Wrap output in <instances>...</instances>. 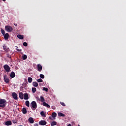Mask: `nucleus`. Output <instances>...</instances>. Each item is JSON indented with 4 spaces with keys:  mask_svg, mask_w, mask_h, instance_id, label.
<instances>
[{
    "mask_svg": "<svg viewBox=\"0 0 126 126\" xmlns=\"http://www.w3.org/2000/svg\"><path fill=\"white\" fill-rule=\"evenodd\" d=\"M6 104V100L5 99H0V107L1 108H4Z\"/></svg>",
    "mask_w": 126,
    "mask_h": 126,
    "instance_id": "f257e3e1",
    "label": "nucleus"
},
{
    "mask_svg": "<svg viewBox=\"0 0 126 126\" xmlns=\"http://www.w3.org/2000/svg\"><path fill=\"white\" fill-rule=\"evenodd\" d=\"M5 30L7 31V32H12L13 30V28L9 25H7L5 27Z\"/></svg>",
    "mask_w": 126,
    "mask_h": 126,
    "instance_id": "f03ea898",
    "label": "nucleus"
},
{
    "mask_svg": "<svg viewBox=\"0 0 126 126\" xmlns=\"http://www.w3.org/2000/svg\"><path fill=\"white\" fill-rule=\"evenodd\" d=\"M3 68L6 72H9L11 71V68L8 64H4Z\"/></svg>",
    "mask_w": 126,
    "mask_h": 126,
    "instance_id": "7ed1b4c3",
    "label": "nucleus"
},
{
    "mask_svg": "<svg viewBox=\"0 0 126 126\" xmlns=\"http://www.w3.org/2000/svg\"><path fill=\"white\" fill-rule=\"evenodd\" d=\"M31 107L32 108H33L34 109H36L37 107V103L35 101H32L31 103Z\"/></svg>",
    "mask_w": 126,
    "mask_h": 126,
    "instance_id": "20e7f679",
    "label": "nucleus"
},
{
    "mask_svg": "<svg viewBox=\"0 0 126 126\" xmlns=\"http://www.w3.org/2000/svg\"><path fill=\"white\" fill-rule=\"evenodd\" d=\"M3 78L4 82H6V83H9L10 79L9 78H8V77H7V75L6 74H4V75L3 76Z\"/></svg>",
    "mask_w": 126,
    "mask_h": 126,
    "instance_id": "39448f33",
    "label": "nucleus"
},
{
    "mask_svg": "<svg viewBox=\"0 0 126 126\" xmlns=\"http://www.w3.org/2000/svg\"><path fill=\"white\" fill-rule=\"evenodd\" d=\"M12 96L13 98L15 99V100H17L18 99L17 94L16 93V92H13L12 94Z\"/></svg>",
    "mask_w": 126,
    "mask_h": 126,
    "instance_id": "423d86ee",
    "label": "nucleus"
},
{
    "mask_svg": "<svg viewBox=\"0 0 126 126\" xmlns=\"http://www.w3.org/2000/svg\"><path fill=\"white\" fill-rule=\"evenodd\" d=\"M3 50H4V51L7 52V53H8L9 52V48H7V47L6 45H5V44H4L3 45Z\"/></svg>",
    "mask_w": 126,
    "mask_h": 126,
    "instance_id": "0eeeda50",
    "label": "nucleus"
},
{
    "mask_svg": "<svg viewBox=\"0 0 126 126\" xmlns=\"http://www.w3.org/2000/svg\"><path fill=\"white\" fill-rule=\"evenodd\" d=\"M43 67L41 65V64H40V63H38V64H37V70L38 71H41Z\"/></svg>",
    "mask_w": 126,
    "mask_h": 126,
    "instance_id": "6e6552de",
    "label": "nucleus"
},
{
    "mask_svg": "<svg viewBox=\"0 0 126 126\" xmlns=\"http://www.w3.org/2000/svg\"><path fill=\"white\" fill-rule=\"evenodd\" d=\"M47 122L44 120H41L39 122V125H41V126H45Z\"/></svg>",
    "mask_w": 126,
    "mask_h": 126,
    "instance_id": "1a4fd4ad",
    "label": "nucleus"
},
{
    "mask_svg": "<svg viewBox=\"0 0 126 126\" xmlns=\"http://www.w3.org/2000/svg\"><path fill=\"white\" fill-rule=\"evenodd\" d=\"M29 94L28 93H25L24 94V99H25V100H28L29 99Z\"/></svg>",
    "mask_w": 126,
    "mask_h": 126,
    "instance_id": "9d476101",
    "label": "nucleus"
},
{
    "mask_svg": "<svg viewBox=\"0 0 126 126\" xmlns=\"http://www.w3.org/2000/svg\"><path fill=\"white\" fill-rule=\"evenodd\" d=\"M29 121L30 122V123H31V124H33L34 123L33 118H32V117H30V118H29Z\"/></svg>",
    "mask_w": 126,
    "mask_h": 126,
    "instance_id": "9b49d317",
    "label": "nucleus"
},
{
    "mask_svg": "<svg viewBox=\"0 0 126 126\" xmlns=\"http://www.w3.org/2000/svg\"><path fill=\"white\" fill-rule=\"evenodd\" d=\"M15 75H16V74H15L14 71H11L10 75V77H11L12 78H14V77H15Z\"/></svg>",
    "mask_w": 126,
    "mask_h": 126,
    "instance_id": "f8f14e48",
    "label": "nucleus"
},
{
    "mask_svg": "<svg viewBox=\"0 0 126 126\" xmlns=\"http://www.w3.org/2000/svg\"><path fill=\"white\" fill-rule=\"evenodd\" d=\"M12 123L11 121H7L5 122V125L6 126H11L12 125Z\"/></svg>",
    "mask_w": 126,
    "mask_h": 126,
    "instance_id": "ddd939ff",
    "label": "nucleus"
},
{
    "mask_svg": "<svg viewBox=\"0 0 126 126\" xmlns=\"http://www.w3.org/2000/svg\"><path fill=\"white\" fill-rule=\"evenodd\" d=\"M9 37V35L8 33H6L5 32V35H4V39L5 40H8Z\"/></svg>",
    "mask_w": 126,
    "mask_h": 126,
    "instance_id": "4468645a",
    "label": "nucleus"
},
{
    "mask_svg": "<svg viewBox=\"0 0 126 126\" xmlns=\"http://www.w3.org/2000/svg\"><path fill=\"white\" fill-rule=\"evenodd\" d=\"M42 104L43 106H45V107H47V108H50V105L48 104V103H46V102L44 101Z\"/></svg>",
    "mask_w": 126,
    "mask_h": 126,
    "instance_id": "2eb2a0df",
    "label": "nucleus"
},
{
    "mask_svg": "<svg viewBox=\"0 0 126 126\" xmlns=\"http://www.w3.org/2000/svg\"><path fill=\"white\" fill-rule=\"evenodd\" d=\"M32 85L33 86H34L35 88H36V87H37V86H38V82L34 81L32 82Z\"/></svg>",
    "mask_w": 126,
    "mask_h": 126,
    "instance_id": "dca6fc26",
    "label": "nucleus"
},
{
    "mask_svg": "<svg viewBox=\"0 0 126 126\" xmlns=\"http://www.w3.org/2000/svg\"><path fill=\"white\" fill-rule=\"evenodd\" d=\"M23 95H24V94H23V92H20L19 93V96L21 99H23V98H24Z\"/></svg>",
    "mask_w": 126,
    "mask_h": 126,
    "instance_id": "f3484780",
    "label": "nucleus"
},
{
    "mask_svg": "<svg viewBox=\"0 0 126 126\" xmlns=\"http://www.w3.org/2000/svg\"><path fill=\"white\" fill-rule=\"evenodd\" d=\"M58 116L60 117H65V115L63 114V113H62L61 112H59L58 113Z\"/></svg>",
    "mask_w": 126,
    "mask_h": 126,
    "instance_id": "a211bd4d",
    "label": "nucleus"
},
{
    "mask_svg": "<svg viewBox=\"0 0 126 126\" xmlns=\"http://www.w3.org/2000/svg\"><path fill=\"white\" fill-rule=\"evenodd\" d=\"M40 100L41 102H43V103H44V102H45V101L44 97H43V96H42V95L40 96Z\"/></svg>",
    "mask_w": 126,
    "mask_h": 126,
    "instance_id": "6ab92c4d",
    "label": "nucleus"
},
{
    "mask_svg": "<svg viewBox=\"0 0 126 126\" xmlns=\"http://www.w3.org/2000/svg\"><path fill=\"white\" fill-rule=\"evenodd\" d=\"M17 37L19 38V39H21V40H23V39H24V35L18 34Z\"/></svg>",
    "mask_w": 126,
    "mask_h": 126,
    "instance_id": "aec40b11",
    "label": "nucleus"
},
{
    "mask_svg": "<svg viewBox=\"0 0 126 126\" xmlns=\"http://www.w3.org/2000/svg\"><path fill=\"white\" fill-rule=\"evenodd\" d=\"M22 112H23V114H27V110L26 108H25V107L23 108Z\"/></svg>",
    "mask_w": 126,
    "mask_h": 126,
    "instance_id": "412c9836",
    "label": "nucleus"
},
{
    "mask_svg": "<svg viewBox=\"0 0 126 126\" xmlns=\"http://www.w3.org/2000/svg\"><path fill=\"white\" fill-rule=\"evenodd\" d=\"M26 105L28 107H30V101H29L28 99H27V100L26 101Z\"/></svg>",
    "mask_w": 126,
    "mask_h": 126,
    "instance_id": "4be33fe9",
    "label": "nucleus"
},
{
    "mask_svg": "<svg viewBox=\"0 0 126 126\" xmlns=\"http://www.w3.org/2000/svg\"><path fill=\"white\" fill-rule=\"evenodd\" d=\"M52 117L53 118H55L56 117H57V113H56L55 112H54L53 113H52Z\"/></svg>",
    "mask_w": 126,
    "mask_h": 126,
    "instance_id": "5701e85b",
    "label": "nucleus"
},
{
    "mask_svg": "<svg viewBox=\"0 0 126 126\" xmlns=\"http://www.w3.org/2000/svg\"><path fill=\"white\" fill-rule=\"evenodd\" d=\"M32 93H35L36 91V88L35 87H32Z\"/></svg>",
    "mask_w": 126,
    "mask_h": 126,
    "instance_id": "b1692460",
    "label": "nucleus"
},
{
    "mask_svg": "<svg viewBox=\"0 0 126 126\" xmlns=\"http://www.w3.org/2000/svg\"><path fill=\"white\" fill-rule=\"evenodd\" d=\"M57 125V122L56 121H53L51 123V126H56Z\"/></svg>",
    "mask_w": 126,
    "mask_h": 126,
    "instance_id": "393cba45",
    "label": "nucleus"
},
{
    "mask_svg": "<svg viewBox=\"0 0 126 126\" xmlns=\"http://www.w3.org/2000/svg\"><path fill=\"white\" fill-rule=\"evenodd\" d=\"M1 33L2 34V35L4 36V38H5V31L3 29H1Z\"/></svg>",
    "mask_w": 126,
    "mask_h": 126,
    "instance_id": "a878e982",
    "label": "nucleus"
},
{
    "mask_svg": "<svg viewBox=\"0 0 126 126\" xmlns=\"http://www.w3.org/2000/svg\"><path fill=\"white\" fill-rule=\"evenodd\" d=\"M28 81H29V82L30 83H31V82H32V77H28Z\"/></svg>",
    "mask_w": 126,
    "mask_h": 126,
    "instance_id": "bb28decb",
    "label": "nucleus"
},
{
    "mask_svg": "<svg viewBox=\"0 0 126 126\" xmlns=\"http://www.w3.org/2000/svg\"><path fill=\"white\" fill-rule=\"evenodd\" d=\"M40 114L42 116V117H46V115L44 112V111H42L41 112H40Z\"/></svg>",
    "mask_w": 126,
    "mask_h": 126,
    "instance_id": "cd10ccee",
    "label": "nucleus"
},
{
    "mask_svg": "<svg viewBox=\"0 0 126 126\" xmlns=\"http://www.w3.org/2000/svg\"><path fill=\"white\" fill-rule=\"evenodd\" d=\"M36 81H37V82H43V80L41 79V78H39V79H36Z\"/></svg>",
    "mask_w": 126,
    "mask_h": 126,
    "instance_id": "c85d7f7f",
    "label": "nucleus"
},
{
    "mask_svg": "<svg viewBox=\"0 0 126 126\" xmlns=\"http://www.w3.org/2000/svg\"><path fill=\"white\" fill-rule=\"evenodd\" d=\"M22 57H23V60H27V55H24V56H23Z\"/></svg>",
    "mask_w": 126,
    "mask_h": 126,
    "instance_id": "c756f323",
    "label": "nucleus"
},
{
    "mask_svg": "<svg viewBox=\"0 0 126 126\" xmlns=\"http://www.w3.org/2000/svg\"><path fill=\"white\" fill-rule=\"evenodd\" d=\"M39 76H40V77L41 78V79H42V78H44V77H45V75L44 74H40Z\"/></svg>",
    "mask_w": 126,
    "mask_h": 126,
    "instance_id": "7c9ffc66",
    "label": "nucleus"
},
{
    "mask_svg": "<svg viewBox=\"0 0 126 126\" xmlns=\"http://www.w3.org/2000/svg\"><path fill=\"white\" fill-rule=\"evenodd\" d=\"M23 45L25 46V47H27L28 44L26 42H24V43H23Z\"/></svg>",
    "mask_w": 126,
    "mask_h": 126,
    "instance_id": "2f4dec72",
    "label": "nucleus"
},
{
    "mask_svg": "<svg viewBox=\"0 0 126 126\" xmlns=\"http://www.w3.org/2000/svg\"><path fill=\"white\" fill-rule=\"evenodd\" d=\"M43 90H44L45 91L48 92V88L47 87H43Z\"/></svg>",
    "mask_w": 126,
    "mask_h": 126,
    "instance_id": "473e14b6",
    "label": "nucleus"
},
{
    "mask_svg": "<svg viewBox=\"0 0 126 126\" xmlns=\"http://www.w3.org/2000/svg\"><path fill=\"white\" fill-rule=\"evenodd\" d=\"M36 99L37 101H40V98H39V97L38 96H37L36 97Z\"/></svg>",
    "mask_w": 126,
    "mask_h": 126,
    "instance_id": "72a5a7b5",
    "label": "nucleus"
},
{
    "mask_svg": "<svg viewBox=\"0 0 126 126\" xmlns=\"http://www.w3.org/2000/svg\"><path fill=\"white\" fill-rule=\"evenodd\" d=\"M60 103L61 104V105H62L63 106H65V103H64V102H60Z\"/></svg>",
    "mask_w": 126,
    "mask_h": 126,
    "instance_id": "f704fd0d",
    "label": "nucleus"
},
{
    "mask_svg": "<svg viewBox=\"0 0 126 126\" xmlns=\"http://www.w3.org/2000/svg\"><path fill=\"white\" fill-rule=\"evenodd\" d=\"M23 86H24V87H25V88H26L27 86V83H24Z\"/></svg>",
    "mask_w": 126,
    "mask_h": 126,
    "instance_id": "c9c22d12",
    "label": "nucleus"
},
{
    "mask_svg": "<svg viewBox=\"0 0 126 126\" xmlns=\"http://www.w3.org/2000/svg\"><path fill=\"white\" fill-rule=\"evenodd\" d=\"M7 57L8 58H9V59H11V56L10 55H9V54H7Z\"/></svg>",
    "mask_w": 126,
    "mask_h": 126,
    "instance_id": "e433bc0d",
    "label": "nucleus"
},
{
    "mask_svg": "<svg viewBox=\"0 0 126 126\" xmlns=\"http://www.w3.org/2000/svg\"><path fill=\"white\" fill-rule=\"evenodd\" d=\"M13 124H16L17 123V121L16 120H13Z\"/></svg>",
    "mask_w": 126,
    "mask_h": 126,
    "instance_id": "4c0bfd02",
    "label": "nucleus"
},
{
    "mask_svg": "<svg viewBox=\"0 0 126 126\" xmlns=\"http://www.w3.org/2000/svg\"><path fill=\"white\" fill-rule=\"evenodd\" d=\"M52 108L54 110H55L56 106H52Z\"/></svg>",
    "mask_w": 126,
    "mask_h": 126,
    "instance_id": "58836bf2",
    "label": "nucleus"
},
{
    "mask_svg": "<svg viewBox=\"0 0 126 126\" xmlns=\"http://www.w3.org/2000/svg\"><path fill=\"white\" fill-rule=\"evenodd\" d=\"M17 51H18L19 52H22L21 49H17Z\"/></svg>",
    "mask_w": 126,
    "mask_h": 126,
    "instance_id": "ea45409f",
    "label": "nucleus"
},
{
    "mask_svg": "<svg viewBox=\"0 0 126 126\" xmlns=\"http://www.w3.org/2000/svg\"><path fill=\"white\" fill-rule=\"evenodd\" d=\"M49 119H50L51 120H53V118L51 116H50Z\"/></svg>",
    "mask_w": 126,
    "mask_h": 126,
    "instance_id": "a19ab883",
    "label": "nucleus"
},
{
    "mask_svg": "<svg viewBox=\"0 0 126 126\" xmlns=\"http://www.w3.org/2000/svg\"><path fill=\"white\" fill-rule=\"evenodd\" d=\"M34 126H38V124H34Z\"/></svg>",
    "mask_w": 126,
    "mask_h": 126,
    "instance_id": "79ce46f5",
    "label": "nucleus"
},
{
    "mask_svg": "<svg viewBox=\"0 0 126 126\" xmlns=\"http://www.w3.org/2000/svg\"><path fill=\"white\" fill-rule=\"evenodd\" d=\"M67 126H72L71 124H68V125H67Z\"/></svg>",
    "mask_w": 126,
    "mask_h": 126,
    "instance_id": "37998d69",
    "label": "nucleus"
},
{
    "mask_svg": "<svg viewBox=\"0 0 126 126\" xmlns=\"http://www.w3.org/2000/svg\"><path fill=\"white\" fill-rule=\"evenodd\" d=\"M14 25H15V26H17V23H14Z\"/></svg>",
    "mask_w": 126,
    "mask_h": 126,
    "instance_id": "c03bdc74",
    "label": "nucleus"
},
{
    "mask_svg": "<svg viewBox=\"0 0 126 126\" xmlns=\"http://www.w3.org/2000/svg\"><path fill=\"white\" fill-rule=\"evenodd\" d=\"M21 88H22V89H23V86H22V87L20 88V90H21Z\"/></svg>",
    "mask_w": 126,
    "mask_h": 126,
    "instance_id": "a18cd8bd",
    "label": "nucleus"
},
{
    "mask_svg": "<svg viewBox=\"0 0 126 126\" xmlns=\"http://www.w3.org/2000/svg\"><path fill=\"white\" fill-rule=\"evenodd\" d=\"M3 1H6V0H2Z\"/></svg>",
    "mask_w": 126,
    "mask_h": 126,
    "instance_id": "49530a36",
    "label": "nucleus"
},
{
    "mask_svg": "<svg viewBox=\"0 0 126 126\" xmlns=\"http://www.w3.org/2000/svg\"><path fill=\"white\" fill-rule=\"evenodd\" d=\"M22 126V125H20V126Z\"/></svg>",
    "mask_w": 126,
    "mask_h": 126,
    "instance_id": "de8ad7c7",
    "label": "nucleus"
},
{
    "mask_svg": "<svg viewBox=\"0 0 126 126\" xmlns=\"http://www.w3.org/2000/svg\"><path fill=\"white\" fill-rule=\"evenodd\" d=\"M78 126H80V125H78Z\"/></svg>",
    "mask_w": 126,
    "mask_h": 126,
    "instance_id": "09e8293b",
    "label": "nucleus"
}]
</instances>
